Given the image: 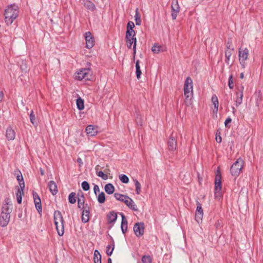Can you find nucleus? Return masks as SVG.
<instances>
[{
	"label": "nucleus",
	"mask_w": 263,
	"mask_h": 263,
	"mask_svg": "<svg viewBox=\"0 0 263 263\" xmlns=\"http://www.w3.org/2000/svg\"><path fill=\"white\" fill-rule=\"evenodd\" d=\"M4 97V93L2 91H0V102H1L3 100Z\"/></svg>",
	"instance_id": "nucleus-53"
},
{
	"label": "nucleus",
	"mask_w": 263,
	"mask_h": 263,
	"mask_svg": "<svg viewBox=\"0 0 263 263\" xmlns=\"http://www.w3.org/2000/svg\"><path fill=\"white\" fill-rule=\"evenodd\" d=\"M93 260L95 263H101V255L97 250L94 252Z\"/></svg>",
	"instance_id": "nucleus-31"
},
{
	"label": "nucleus",
	"mask_w": 263,
	"mask_h": 263,
	"mask_svg": "<svg viewBox=\"0 0 263 263\" xmlns=\"http://www.w3.org/2000/svg\"><path fill=\"white\" fill-rule=\"evenodd\" d=\"M221 190V175L219 168H218L215 179V197H220Z\"/></svg>",
	"instance_id": "nucleus-7"
},
{
	"label": "nucleus",
	"mask_w": 263,
	"mask_h": 263,
	"mask_svg": "<svg viewBox=\"0 0 263 263\" xmlns=\"http://www.w3.org/2000/svg\"><path fill=\"white\" fill-rule=\"evenodd\" d=\"M196 210L195 212V220L199 223L201 222L203 216V209L201 206V204L199 202H196Z\"/></svg>",
	"instance_id": "nucleus-10"
},
{
	"label": "nucleus",
	"mask_w": 263,
	"mask_h": 263,
	"mask_svg": "<svg viewBox=\"0 0 263 263\" xmlns=\"http://www.w3.org/2000/svg\"><path fill=\"white\" fill-rule=\"evenodd\" d=\"M221 137L220 136V133L219 132H217L216 134V140L218 143H220L221 142Z\"/></svg>",
	"instance_id": "nucleus-48"
},
{
	"label": "nucleus",
	"mask_w": 263,
	"mask_h": 263,
	"mask_svg": "<svg viewBox=\"0 0 263 263\" xmlns=\"http://www.w3.org/2000/svg\"><path fill=\"white\" fill-rule=\"evenodd\" d=\"M115 198L119 201H122L124 203L125 200L128 199V196L126 195H122L119 193H116L114 194Z\"/></svg>",
	"instance_id": "nucleus-30"
},
{
	"label": "nucleus",
	"mask_w": 263,
	"mask_h": 263,
	"mask_svg": "<svg viewBox=\"0 0 263 263\" xmlns=\"http://www.w3.org/2000/svg\"><path fill=\"white\" fill-rule=\"evenodd\" d=\"M93 191L95 195L97 194V193L100 192V189L98 185H95L93 186Z\"/></svg>",
	"instance_id": "nucleus-50"
},
{
	"label": "nucleus",
	"mask_w": 263,
	"mask_h": 263,
	"mask_svg": "<svg viewBox=\"0 0 263 263\" xmlns=\"http://www.w3.org/2000/svg\"><path fill=\"white\" fill-rule=\"evenodd\" d=\"M6 136L8 140H13L15 137V133L14 130L9 127L6 129Z\"/></svg>",
	"instance_id": "nucleus-20"
},
{
	"label": "nucleus",
	"mask_w": 263,
	"mask_h": 263,
	"mask_svg": "<svg viewBox=\"0 0 263 263\" xmlns=\"http://www.w3.org/2000/svg\"><path fill=\"white\" fill-rule=\"evenodd\" d=\"M134 17L136 22V24L137 25H140L141 23V21L140 18V15L138 12V9H137L136 11V14Z\"/></svg>",
	"instance_id": "nucleus-38"
},
{
	"label": "nucleus",
	"mask_w": 263,
	"mask_h": 263,
	"mask_svg": "<svg viewBox=\"0 0 263 263\" xmlns=\"http://www.w3.org/2000/svg\"><path fill=\"white\" fill-rule=\"evenodd\" d=\"M228 86L230 89L234 88V83L233 81V75L231 74L229 78Z\"/></svg>",
	"instance_id": "nucleus-45"
},
{
	"label": "nucleus",
	"mask_w": 263,
	"mask_h": 263,
	"mask_svg": "<svg viewBox=\"0 0 263 263\" xmlns=\"http://www.w3.org/2000/svg\"><path fill=\"white\" fill-rule=\"evenodd\" d=\"M98 201L100 203H103L105 201V195L104 192L100 193L98 196Z\"/></svg>",
	"instance_id": "nucleus-39"
},
{
	"label": "nucleus",
	"mask_w": 263,
	"mask_h": 263,
	"mask_svg": "<svg viewBox=\"0 0 263 263\" xmlns=\"http://www.w3.org/2000/svg\"><path fill=\"white\" fill-rule=\"evenodd\" d=\"M48 186L49 191L53 195H55L58 193V187L55 182L53 181H50L48 183Z\"/></svg>",
	"instance_id": "nucleus-21"
},
{
	"label": "nucleus",
	"mask_w": 263,
	"mask_h": 263,
	"mask_svg": "<svg viewBox=\"0 0 263 263\" xmlns=\"http://www.w3.org/2000/svg\"><path fill=\"white\" fill-rule=\"evenodd\" d=\"M233 51H231L230 50H227L225 52V57H226V60L225 62L227 65H229L230 64V58L231 56L232 53Z\"/></svg>",
	"instance_id": "nucleus-34"
},
{
	"label": "nucleus",
	"mask_w": 263,
	"mask_h": 263,
	"mask_svg": "<svg viewBox=\"0 0 263 263\" xmlns=\"http://www.w3.org/2000/svg\"><path fill=\"white\" fill-rule=\"evenodd\" d=\"M249 50L247 48L241 47L239 49V57L240 63L245 62L248 58Z\"/></svg>",
	"instance_id": "nucleus-15"
},
{
	"label": "nucleus",
	"mask_w": 263,
	"mask_h": 263,
	"mask_svg": "<svg viewBox=\"0 0 263 263\" xmlns=\"http://www.w3.org/2000/svg\"><path fill=\"white\" fill-rule=\"evenodd\" d=\"M33 197L34 199V202L35 204V208L38 211V212L41 214V213L42 212V204H41V199L38 195V194L36 193L33 192Z\"/></svg>",
	"instance_id": "nucleus-16"
},
{
	"label": "nucleus",
	"mask_w": 263,
	"mask_h": 263,
	"mask_svg": "<svg viewBox=\"0 0 263 263\" xmlns=\"http://www.w3.org/2000/svg\"><path fill=\"white\" fill-rule=\"evenodd\" d=\"M124 203L130 209L133 211H136L138 210L137 205L135 203L133 200L128 196V199H126L124 201Z\"/></svg>",
	"instance_id": "nucleus-19"
},
{
	"label": "nucleus",
	"mask_w": 263,
	"mask_h": 263,
	"mask_svg": "<svg viewBox=\"0 0 263 263\" xmlns=\"http://www.w3.org/2000/svg\"><path fill=\"white\" fill-rule=\"evenodd\" d=\"M135 185L136 187V192L137 195H139L141 193V184L140 182L137 180H134Z\"/></svg>",
	"instance_id": "nucleus-37"
},
{
	"label": "nucleus",
	"mask_w": 263,
	"mask_h": 263,
	"mask_svg": "<svg viewBox=\"0 0 263 263\" xmlns=\"http://www.w3.org/2000/svg\"><path fill=\"white\" fill-rule=\"evenodd\" d=\"M177 145L176 136L172 133L168 141V147L170 151H174Z\"/></svg>",
	"instance_id": "nucleus-14"
},
{
	"label": "nucleus",
	"mask_w": 263,
	"mask_h": 263,
	"mask_svg": "<svg viewBox=\"0 0 263 263\" xmlns=\"http://www.w3.org/2000/svg\"><path fill=\"white\" fill-rule=\"evenodd\" d=\"M76 194L74 192L71 193L68 196L69 202L71 204H74L76 202Z\"/></svg>",
	"instance_id": "nucleus-36"
},
{
	"label": "nucleus",
	"mask_w": 263,
	"mask_h": 263,
	"mask_svg": "<svg viewBox=\"0 0 263 263\" xmlns=\"http://www.w3.org/2000/svg\"><path fill=\"white\" fill-rule=\"evenodd\" d=\"M111 245H108L106 247V254L108 256L111 255L113 250L115 249V242L112 237L111 238Z\"/></svg>",
	"instance_id": "nucleus-26"
},
{
	"label": "nucleus",
	"mask_w": 263,
	"mask_h": 263,
	"mask_svg": "<svg viewBox=\"0 0 263 263\" xmlns=\"http://www.w3.org/2000/svg\"><path fill=\"white\" fill-rule=\"evenodd\" d=\"M78 206L79 209H81L82 206H83L85 204V197L83 194L81 196V197H78Z\"/></svg>",
	"instance_id": "nucleus-33"
},
{
	"label": "nucleus",
	"mask_w": 263,
	"mask_h": 263,
	"mask_svg": "<svg viewBox=\"0 0 263 263\" xmlns=\"http://www.w3.org/2000/svg\"><path fill=\"white\" fill-rule=\"evenodd\" d=\"M86 41V47L88 49L91 48L95 45V39L90 32L88 31L85 33Z\"/></svg>",
	"instance_id": "nucleus-13"
},
{
	"label": "nucleus",
	"mask_w": 263,
	"mask_h": 263,
	"mask_svg": "<svg viewBox=\"0 0 263 263\" xmlns=\"http://www.w3.org/2000/svg\"><path fill=\"white\" fill-rule=\"evenodd\" d=\"M106 217L108 223H114L117 220V214L115 212L111 211L107 214Z\"/></svg>",
	"instance_id": "nucleus-18"
},
{
	"label": "nucleus",
	"mask_w": 263,
	"mask_h": 263,
	"mask_svg": "<svg viewBox=\"0 0 263 263\" xmlns=\"http://www.w3.org/2000/svg\"><path fill=\"white\" fill-rule=\"evenodd\" d=\"M84 6L88 10L93 11L96 9V6L93 3L90 1H86L84 2Z\"/></svg>",
	"instance_id": "nucleus-29"
},
{
	"label": "nucleus",
	"mask_w": 263,
	"mask_h": 263,
	"mask_svg": "<svg viewBox=\"0 0 263 263\" xmlns=\"http://www.w3.org/2000/svg\"><path fill=\"white\" fill-rule=\"evenodd\" d=\"M135 27V24L134 22L132 21H129L127 24V29L126 31V34H127V36H129L131 34H133V35H136V32L133 29Z\"/></svg>",
	"instance_id": "nucleus-22"
},
{
	"label": "nucleus",
	"mask_w": 263,
	"mask_h": 263,
	"mask_svg": "<svg viewBox=\"0 0 263 263\" xmlns=\"http://www.w3.org/2000/svg\"><path fill=\"white\" fill-rule=\"evenodd\" d=\"M143 263H152V259L149 255H144L142 257Z\"/></svg>",
	"instance_id": "nucleus-41"
},
{
	"label": "nucleus",
	"mask_w": 263,
	"mask_h": 263,
	"mask_svg": "<svg viewBox=\"0 0 263 263\" xmlns=\"http://www.w3.org/2000/svg\"><path fill=\"white\" fill-rule=\"evenodd\" d=\"M104 190L107 194L110 195L114 192L115 187L111 183H109L105 185Z\"/></svg>",
	"instance_id": "nucleus-27"
},
{
	"label": "nucleus",
	"mask_w": 263,
	"mask_h": 263,
	"mask_svg": "<svg viewBox=\"0 0 263 263\" xmlns=\"http://www.w3.org/2000/svg\"><path fill=\"white\" fill-rule=\"evenodd\" d=\"M135 66H139V61H137L136 63V65Z\"/></svg>",
	"instance_id": "nucleus-58"
},
{
	"label": "nucleus",
	"mask_w": 263,
	"mask_h": 263,
	"mask_svg": "<svg viewBox=\"0 0 263 263\" xmlns=\"http://www.w3.org/2000/svg\"><path fill=\"white\" fill-rule=\"evenodd\" d=\"M244 161L241 158H239L232 165L230 168V173L232 176L237 177L240 174L244 165Z\"/></svg>",
	"instance_id": "nucleus-6"
},
{
	"label": "nucleus",
	"mask_w": 263,
	"mask_h": 263,
	"mask_svg": "<svg viewBox=\"0 0 263 263\" xmlns=\"http://www.w3.org/2000/svg\"><path fill=\"white\" fill-rule=\"evenodd\" d=\"M89 214L90 211H87L86 210L82 211L81 219L83 222L86 223L88 222L89 220Z\"/></svg>",
	"instance_id": "nucleus-28"
},
{
	"label": "nucleus",
	"mask_w": 263,
	"mask_h": 263,
	"mask_svg": "<svg viewBox=\"0 0 263 263\" xmlns=\"http://www.w3.org/2000/svg\"><path fill=\"white\" fill-rule=\"evenodd\" d=\"M244 77V74H243V72H241L240 73V79H243Z\"/></svg>",
	"instance_id": "nucleus-55"
},
{
	"label": "nucleus",
	"mask_w": 263,
	"mask_h": 263,
	"mask_svg": "<svg viewBox=\"0 0 263 263\" xmlns=\"http://www.w3.org/2000/svg\"><path fill=\"white\" fill-rule=\"evenodd\" d=\"M40 171H41V174L42 175H44V170H43V169L41 168Z\"/></svg>",
	"instance_id": "nucleus-56"
},
{
	"label": "nucleus",
	"mask_w": 263,
	"mask_h": 263,
	"mask_svg": "<svg viewBox=\"0 0 263 263\" xmlns=\"http://www.w3.org/2000/svg\"><path fill=\"white\" fill-rule=\"evenodd\" d=\"M120 180L124 183H127L129 182L128 177L124 174H121L119 176Z\"/></svg>",
	"instance_id": "nucleus-40"
},
{
	"label": "nucleus",
	"mask_w": 263,
	"mask_h": 263,
	"mask_svg": "<svg viewBox=\"0 0 263 263\" xmlns=\"http://www.w3.org/2000/svg\"><path fill=\"white\" fill-rule=\"evenodd\" d=\"M77 162L79 163H82V159L80 158H79L78 159H77Z\"/></svg>",
	"instance_id": "nucleus-54"
},
{
	"label": "nucleus",
	"mask_w": 263,
	"mask_h": 263,
	"mask_svg": "<svg viewBox=\"0 0 263 263\" xmlns=\"http://www.w3.org/2000/svg\"><path fill=\"white\" fill-rule=\"evenodd\" d=\"M82 187L84 191H87L89 190L90 186L89 183L86 181H84L82 183Z\"/></svg>",
	"instance_id": "nucleus-43"
},
{
	"label": "nucleus",
	"mask_w": 263,
	"mask_h": 263,
	"mask_svg": "<svg viewBox=\"0 0 263 263\" xmlns=\"http://www.w3.org/2000/svg\"><path fill=\"white\" fill-rule=\"evenodd\" d=\"M232 121V119L230 117H228V118H227V119L225 120V122H224V124H225V126H227V125L231 123Z\"/></svg>",
	"instance_id": "nucleus-51"
},
{
	"label": "nucleus",
	"mask_w": 263,
	"mask_h": 263,
	"mask_svg": "<svg viewBox=\"0 0 263 263\" xmlns=\"http://www.w3.org/2000/svg\"><path fill=\"white\" fill-rule=\"evenodd\" d=\"M172 13L171 16L173 20L176 19V17L180 11V6L178 4V0H172L171 5Z\"/></svg>",
	"instance_id": "nucleus-9"
},
{
	"label": "nucleus",
	"mask_w": 263,
	"mask_h": 263,
	"mask_svg": "<svg viewBox=\"0 0 263 263\" xmlns=\"http://www.w3.org/2000/svg\"><path fill=\"white\" fill-rule=\"evenodd\" d=\"M136 35H133V34H131L129 36L127 35V34H125V39L126 42L127 47L129 49H131L132 46L133 44V49L134 50H136V37H135Z\"/></svg>",
	"instance_id": "nucleus-11"
},
{
	"label": "nucleus",
	"mask_w": 263,
	"mask_h": 263,
	"mask_svg": "<svg viewBox=\"0 0 263 263\" xmlns=\"http://www.w3.org/2000/svg\"><path fill=\"white\" fill-rule=\"evenodd\" d=\"M12 210V204L9 199H6L3 205L0 216V226L5 227L9 222L10 213Z\"/></svg>",
	"instance_id": "nucleus-1"
},
{
	"label": "nucleus",
	"mask_w": 263,
	"mask_h": 263,
	"mask_svg": "<svg viewBox=\"0 0 263 263\" xmlns=\"http://www.w3.org/2000/svg\"><path fill=\"white\" fill-rule=\"evenodd\" d=\"M85 132L88 136H94L98 133V127L93 125H88L85 129Z\"/></svg>",
	"instance_id": "nucleus-17"
},
{
	"label": "nucleus",
	"mask_w": 263,
	"mask_h": 263,
	"mask_svg": "<svg viewBox=\"0 0 263 263\" xmlns=\"http://www.w3.org/2000/svg\"><path fill=\"white\" fill-rule=\"evenodd\" d=\"M18 7L15 4L9 5L5 10V21L7 25H11L18 15Z\"/></svg>",
	"instance_id": "nucleus-2"
},
{
	"label": "nucleus",
	"mask_w": 263,
	"mask_h": 263,
	"mask_svg": "<svg viewBox=\"0 0 263 263\" xmlns=\"http://www.w3.org/2000/svg\"><path fill=\"white\" fill-rule=\"evenodd\" d=\"M16 178L18 182L20 187H17L16 196L18 203L20 204L22 202V196L24 195V190L25 188V182L24 181L22 175L20 172H19L17 174Z\"/></svg>",
	"instance_id": "nucleus-5"
},
{
	"label": "nucleus",
	"mask_w": 263,
	"mask_h": 263,
	"mask_svg": "<svg viewBox=\"0 0 263 263\" xmlns=\"http://www.w3.org/2000/svg\"><path fill=\"white\" fill-rule=\"evenodd\" d=\"M18 66H26V65H27V62L26 61V60H21V63H20V62H18Z\"/></svg>",
	"instance_id": "nucleus-52"
},
{
	"label": "nucleus",
	"mask_w": 263,
	"mask_h": 263,
	"mask_svg": "<svg viewBox=\"0 0 263 263\" xmlns=\"http://www.w3.org/2000/svg\"><path fill=\"white\" fill-rule=\"evenodd\" d=\"M243 87L242 86L241 87V89L239 90V92H237V98L236 99V106H238L239 105H240L242 103V98H243Z\"/></svg>",
	"instance_id": "nucleus-24"
},
{
	"label": "nucleus",
	"mask_w": 263,
	"mask_h": 263,
	"mask_svg": "<svg viewBox=\"0 0 263 263\" xmlns=\"http://www.w3.org/2000/svg\"><path fill=\"white\" fill-rule=\"evenodd\" d=\"M226 47L227 49V50L234 51V48L232 47V41L231 38L228 39V41L227 42Z\"/></svg>",
	"instance_id": "nucleus-42"
},
{
	"label": "nucleus",
	"mask_w": 263,
	"mask_h": 263,
	"mask_svg": "<svg viewBox=\"0 0 263 263\" xmlns=\"http://www.w3.org/2000/svg\"><path fill=\"white\" fill-rule=\"evenodd\" d=\"M134 231L137 237L142 236L144 232V224L143 222H137L134 226Z\"/></svg>",
	"instance_id": "nucleus-12"
},
{
	"label": "nucleus",
	"mask_w": 263,
	"mask_h": 263,
	"mask_svg": "<svg viewBox=\"0 0 263 263\" xmlns=\"http://www.w3.org/2000/svg\"><path fill=\"white\" fill-rule=\"evenodd\" d=\"M120 215L122 217V221H121V230L122 231V233L123 234H125L127 230V221L124 216V215L123 213H121Z\"/></svg>",
	"instance_id": "nucleus-23"
},
{
	"label": "nucleus",
	"mask_w": 263,
	"mask_h": 263,
	"mask_svg": "<svg viewBox=\"0 0 263 263\" xmlns=\"http://www.w3.org/2000/svg\"><path fill=\"white\" fill-rule=\"evenodd\" d=\"M211 101L214 107V109H213V113L217 114L218 109L219 102L218 98L216 95H213L212 96Z\"/></svg>",
	"instance_id": "nucleus-25"
},
{
	"label": "nucleus",
	"mask_w": 263,
	"mask_h": 263,
	"mask_svg": "<svg viewBox=\"0 0 263 263\" xmlns=\"http://www.w3.org/2000/svg\"><path fill=\"white\" fill-rule=\"evenodd\" d=\"M232 110H233V112L234 113L235 111V109L234 107H233L232 108Z\"/></svg>",
	"instance_id": "nucleus-59"
},
{
	"label": "nucleus",
	"mask_w": 263,
	"mask_h": 263,
	"mask_svg": "<svg viewBox=\"0 0 263 263\" xmlns=\"http://www.w3.org/2000/svg\"><path fill=\"white\" fill-rule=\"evenodd\" d=\"M90 73V68H82L76 73L75 78L78 80H82L83 79L88 80L89 75Z\"/></svg>",
	"instance_id": "nucleus-8"
},
{
	"label": "nucleus",
	"mask_w": 263,
	"mask_h": 263,
	"mask_svg": "<svg viewBox=\"0 0 263 263\" xmlns=\"http://www.w3.org/2000/svg\"><path fill=\"white\" fill-rule=\"evenodd\" d=\"M83 211L84 210H86L87 211H90V206L88 205L87 203H85L81 209Z\"/></svg>",
	"instance_id": "nucleus-49"
},
{
	"label": "nucleus",
	"mask_w": 263,
	"mask_h": 263,
	"mask_svg": "<svg viewBox=\"0 0 263 263\" xmlns=\"http://www.w3.org/2000/svg\"><path fill=\"white\" fill-rule=\"evenodd\" d=\"M107 263H112V260L110 258H108Z\"/></svg>",
	"instance_id": "nucleus-57"
},
{
	"label": "nucleus",
	"mask_w": 263,
	"mask_h": 263,
	"mask_svg": "<svg viewBox=\"0 0 263 263\" xmlns=\"http://www.w3.org/2000/svg\"><path fill=\"white\" fill-rule=\"evenodd\" d=\"M54 220L58 235L60 236H63L64 232V219L59 211L54 212Z\"/></svg>",
	"instance_id": "nucleus-4"
},
{
	"label": "nucleus",
	"mask_w": 263,
	"mask_h": 263,
	"mask_svg": "<svg viewBox=\"0 0 263 263\" xmlns=\"http://www.w3.org/2000/svg\"><path fill=\"white\" fill-rule=\"evenodd\" d=\"M160 46L154 45L152 48V50L154 53H158L160 50Z\"/></svg>",
	"instance_id": "nucleus-46"
},
{
	"label": "nucleus",
	"mask_w": 263,
	"mask_h": 263,
	"mask_svg": "<svg viewBox=\"0 0 263 263\" xmlns=\"http://www.w3.org/2000/svg\"><path fill=\"white\" fill-rule=\"evenodd\" d=\"M184 94L185 97V103L189 105L191 104V100L193 97V81L188 77L186 78L183 88Z\"/></svg>",
	"instance_id": "nucleus-3"
},
{
	"label": "nucleus",
	"mask_w": 263,
	"mask_h": 263,
	"mask_svg": "<svg viewBox=\"0 0 263 263\" xmlns=\"http://www.w3.org/2000/svg\"><path fill=\"white\" fill-rule=\"evenodd\" d=\"M77 106L78 109L80 110H83L84 108V100L80 97L77 99Z\"/></svg>",
	"instance_id": "nucleus-32"
},
{
	"label": "nucleus",
	"mask_w": 263,
	"mask_h": 263,
	"mask_svg": "<svg viewBox=\"0 0 263 263\" xmlns=\"http://www.w3.org/2000/svg\"><path fill=\"white\" fill-rule=\"evenodd\" d=\"M136 77L138 79H139L140 78V76L141 74L140 67H136Z\"/></svg>",
	"instance_id": "nucleus-47"
},
{
	"label": "nucleus",
	"mask_w": 263,
	"mask_h": 263,
	"mask_svg": "<svg viewBox=\"0 0 263 263\" xmlns=\"http://www.w3.org/2000/svg\"><path fill=\"white\" fill-rule=\"evenodd\" d=\"M29 118H30V122H31V123L34 125L35 126H36L37 124L36 122V118H35V116L34 114V112L32 110L30 115H29Z\"/></svg>",
	"instance_id": "nucleus-35"
},
{
	"label": "nucleus",
	"mask_w": 263,
	"mask_h": 263,
	"mask_svg": "<svg viewBox=\"0 0 263 263\" xmlns=\"http://www.w3.org/2000/svg\"><path fill=\"white\" fill-rule=\"evenodd\" d=\"M97 175L102 178L103 180H107L108 179V175L104 173L102 171H99L97 172Z\"/></svg>",
	"instance_id": "nucleus-44"
}]
</instances>
